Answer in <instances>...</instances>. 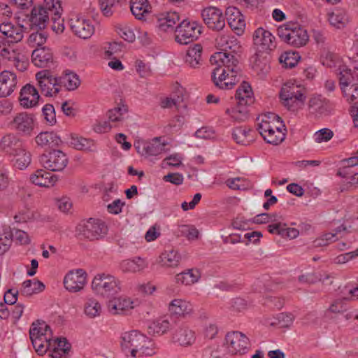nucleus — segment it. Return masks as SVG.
I'll return each instance as SVG.
<instances>
[{
	"instance_id": "1",
	"label": "nucleus",
	"mask_w": 358,
	"mask_h": 358,
	"mask_svg": "<svg viewBox=\"0 0 358 358\" xmlns=\"http://www.w3.org/2000/svg\"><path fill=\"white\" fill-rule=\"evenodd\" d=\"M241 50L237 38L228 36L225 40V90L233 88L241 80Z\"/></svg>"
},
{
	"instance_id": "2",
	"label": "nucleus",
	"mask_w": 358,
	"mask_h": 358,
	"mask_svg": "<svg viewBox=\"0 0 358 358\" xmlns=\"http://www.w3.org/2000/svg\"><path fill=\"white\" fill-rule=\"evenodd\" d=\"M277 31L278 36L282 41L294 48L305 45L309 40L307 31L297 22H287L280 26Z\"/></svg>"
},
{
	"instance_id": "3",
	"label": "nucleus",
	"mask_w": 358,
	"mask_h": 358,
	"mask_svg": "<svg viewBox=\"0 0 358 358\" xmlns=\"http://www.w3.org/2000/svg\"><path fill=\"white\" fill-rule=\"evenodd\" d=\"M60 8V0H44L42 6L32 8L29 21L36 26L45 28L49 22V15L57 16Z\"/></svg>"
},
{
	"instance_id": "4",
	"label": "nucleus",
	"mask_w": 358,
	"mask_h": 358,
	"mask_svg": "<svg viewBox=\"0 0 358 358\" xmlns=\"http://www.w3.org/2000/svg\"><path fill=\"white\" fill-rule=\"evenodd\" d=\"M76 232L80 239L94 241L103 238L107 234L108 227L101 220L90 218L81 221L77 225Z\"/></svg>"
},
{
	"instance_id": "5",
	"label": "nucleus",
	"mask_w": 358,
	"mask_h": 358,
	"mask_svg": "<svg viewBox=\"0 0 358 358\" xmlns=\"http://www.w3.org/2000/svg\"><path fill=\"white\" fill-rule=\"evenodd\" d=\"M280 98L284 106L294 111L303 104L306 96L303 89L292 82H287L280 90Z\"/></svg>"
},
{
	"instance_id": "6",
	"label": "nucleus",
	"mask_w": 358,
	"mask_h": 358,
	"mask_svg": "<svg viewBox=\"0 0 358 358\" xmlns=\"http://www.w3.org/2000/svg\"><path fill=\"white\" fill-rule=\"evenodd\" d=\"M92 289L96 295L110 298L120 290V281L112 275L99 273L92 282Z\"/></svg>"
},
{
	"instance_id": "7",
	"label": "nucleus",
	"mask_w": 358,
	"mask_h": 358,
	"mask_svg": "<svg viewBox=\"0 0 358 358\" xmlns=\"http://www.w3.org/2000/svg\"><path fill=\"white\" fill-rule=\"evenodd\" d=\"M201 34V27L196 22L182 20L175 29V40L180 44L187 45L196 41Z\"/></svg>"
},
{
	"instance_id": "8",
	"label": "nucleus",
	"mask_w": 358,
	"mask_h": 358,
	"mask_svg": "<svg viewBox=\"0 0 358 358\" xmlns=\"http://www.w3.org/2000/svg\"><path fill=\"white\" fill-rule=\"evenodd\" d=\"M340 85L343 96L351 103L358 102V83L353 81L352 70L343 65L339 66Z\"/></svg>"
},
{
	"instance_id": "9",
	"label": "nucleus",
	"mask_w": 358,
	"mask_h": 358,
	"mask_svg": "<svg viewBox=\"0 0 358 358\" xmlns=\"http://www.w3.org/2000/svg\"><path fill=\"white\" fill-rule=\"evenodd\" d=\"M248 345V338L240 331H233L225 335V354L243 355L247 352Z\"/></svg>"
},
{
	"instance_id": "10",
	"label": "nucleus",
	"mask_w": 358,
	"mask_h": 358,
	"mask_svg": "<svg viewBox=\"0 0 358 358\" xmlns=\"http://www.w3.org/2000/svg\"><path fill=\"white\" fill-rule=\"evenodd\" d=\"M36 79L41 93L45 96H56L60 91L57 77L53 76L49 70L37 72Z\"/></svg>"
},
{
	"instance_id": "11",
	"label": "nucleus",
	"mask_w": 358,
	"mask_h": 358,
	"mask_svg": "<svg viewBox=\"0 0 358 358\" xmlns=\"http://www.w3.org/2000/svg\"><path fill=\"white\" fill-rule=\"evenodd\" d=\"M69 162L66 154L59 150H53L40 156V163L50 171H61Z\"/></svg>"
},
{
	"instance_id": "12",
	"label": "nucleus",
	"mask_w": 358,
	"mask_h": 358,
	"mask_svg": "<svg viewBox=\"0 0 358 358\" xmlns=\"http://www.w3.org/2000/svg\"><path fill=\"white\" fill-rule=\"evenodd\" d=\"M121 347L124 354L132 357H137L142 342H144V334L136 330L125 332L122 334Z\"/></svg>"
},
{
	"instance_id": "13",
	"label": "nucleus",
	"mask_w": 358,
	"mask_h": 358,
	"mask_svg": "<svg viewBox=\"0 0 358 358\" xmlns=\"http://www.w3.org/2000/svg\"><path fill=\"white\" fill-rule=\"evenodd\" d=\"M9 125L19 134L30 136L34 128V116L27 112L19 113L10 122Z\"/></svg>"
},
{
	"instance_id": "14",
	"label": "nucleus",
	"mask_w": 358,
	"mask_h": 358,
	"mask_svg": "<svg viewBox=\"0 0 358 358\" xmlns=\"http://www.w3.org/2000/svg\"><path fill=\"white\" fill-rule=\"evenodd\" d=\"M201 15L206 24L214 31L224 29V17L222 12L216 7H208L202 10Z\"/></svg>"
},
{
	"instance_id": "15",
	"label": "nucleus",
	"mask_w": 358,
	"mask_h": 358,
	"mask_svg": "<svg viewBox=\"0 0 358 358\" xmlns=\"http://www.w3.org/2000/svg\"><path fill=\"white\" fill-rule=\"evenodd\" d=\"M253 41L259 52L272 50L276 46L275 37L270 31L262 27H259L255 31Z\"/></svg>"
},
{
	"instance_id": "16",
	"label": "nucleus",
	"mask_w": 358,
	"mask_h": 358,
	"mask_svg": "<svg viewBox=\"0 0 358 358\" xmlns=\"http://www.w3.org/2000/svg\"><path fill=\"white\" fill-rule=\"evenodd\" d=\"M69 24L72 31L80 38L87 39L94 32V27L91 21L83 17L71 18Z\"/></svg>"
},
{
	"instance_id": "17",
	"label": "nucleus",
	"mask_w": 358,
	"mask_h": 358,
	"mask_svg": "<svg viewBox=\"0 0 358 358\" xmlns=\"http://www.w3.org/2000/svg\"><path fill=\"white\" fill-rule=\"evenodd\" d=\"M87 273L83 269L69 271L64 278L65 288L71 292L81 290L86 283Z\"/></svg>"
},
{
	"instance_id": "18",
	"label": "nucleus",
	"mask_w": 358,
	"mask_h": 358,
	"mask_svg": "<svg viewBox=\"0 0 358 358\" xmlns=\"http://www.w3.org/2000/svg\"><path fill=\"white\" fill-rule=\"evenodd\" d=\"M225 19L231 29L237 36H241L243 34L245 23L243 15L237 8L234 6L227 7L225 9Z\"/></svg>"
},
{
	"instance_id": "19",
	"label": "nucleus",
	"mask_w": 358,
	"mask_h": 358,
	"mask_svg": "<svg viewBox=\"0 0 358 358\" xmlns=\"http://www.w3.org/2000/svg\"><path fill=\"white\" fill-rule=\"evenodd\" d=\"M210 62L216 67L211 73V80L214 85L220 88L224 89V53L217 52L210 57Z\"/></svg>"
},
{
	"instance_id": "20",
	"label": "nucleus",
	"mask_w": 358,
	"mask_h": 358,
	"mask_svg": "<svg viewBox=\"0 0 358 358\" xmlns=\"http://www.w3.org/2000/svg\"><path fill=\"white\" fill-rule=\"evenodd\" d=\"M268 119H272L273 121L277 120V124L275 125L274 129H270V131L263 136V138L267 143L272 145H278L282 142L285 138V134L282 131V128L285 127L282 124L281 118L275 115V113H268Z\"/></svg>"
},
{
	"instance_id": "21",
	"label": "nucleus",
	"mask_w": 358,
	"mask_h": 358,
	"mask_svg": "<svg viewBox=\"0 0 358 358\" xmlns=\"http://www.w3.org/2000/svg\"><path fill=\"white\" fill-rule=\"evenodd\" d=\"M31 60L34 64L39 68L50 67L54 62L53 53L45 46L36 48L32 52Z\"/></svg>"
},
{
	"instance_id": "22",
	"label": "nucleus",
	"mask_w": 358,
	"mask_h": 358,
	"mask_svg": "<svg viewBox=\"0 0 358 358\" xmlns=\"http://www.w3.org/2000/svg\"><path fill=\"white\" fill-rule=\"evenodd\" d=\"M24 148L22 141L13 134H8L2 137L0 142L1 151L9 155L22 152Z\"/></svg>"
},
{
	"instance_id": "23",
	"label": "nucleus",
	"mask_w": 358,
	"mask_h": 358,
	"mask_svg": "<svg viewBox=\"0 0 358 358\" xmlns=\"http://www.w3.org/2000/svg\"><path fill=\"white\" fill-rule=\"evenodd\" d=\"M310 113L316 116L327 115L331 110L330 101L321 95L313 96L308 101Z\"/></svg>"
},
{
	"instance_id": "24",
	"label": "nucleus",
	"mask_w": 358,
	"mask_h": 358,
	"mask_svg": "<svg viewBox=\"0 0 358 358\" xmlns=\"http://www.w3.org/2000/svg\"><path fill=\"white\" fill-rule=\"evenodd\" d=\"M40 96L38 90L31 84L25 85L20 90V102L24 108H31L37 105Z\"/></svg>"
},
{
	"instance_id": "25",
	"label": "nucleus",
	"mask_w": 358,
	"mask_h": 358,
	"mask_svg": "<svg viewBox=\"0 0 358 358\" xmlns=\"http://www.w3.org/2000/svg\"><path fill=\"white\" fill-rule=\"evenodd\" d=\"M195 333L187 327H181L172 334V342L183 347L192 345L195 341Z\"/></svg>"
},
{
	"instance_id": "26",
	"label": "nucleus",
	"mask_w": 358,
	"mask_h": 358,
	"mask_svg": "<svg viewBox=\"0 0 358 358\" xmlns=\"http://www.w3.org/2000/svg\"><path fill=\"white\" fill-rule=\"evenodd\" d=\"M17 83L16 75L9 71H3L0 73V96H9L15 89Z\"/></svg>"
},
{
	"instance_id": "27",
	"label": "nucleus",
	"mask_w": 358,
	"mask_h": 358,
	"mask_svg": "<svg viewBox=\"0 0 358 358\" xmlns=\"http://www.w3.org/2000/svg\"><path fill=\"white\" fill-rule=\"evenodd\" d=\"M166 145V143H160V138H155L152 142L143 143L136 147L137 152L142 155L157 156L161 154Z\"/></svg>"
},
{
	"instance_id": "28",
	"label": "nucleus",
	"mask_w": 358,
	"mask_h": 358,
	"mask_svg": "<svg viewBox=\"0 0 358 358\" xmlns=\"http://www.w3.org/2000/svg\"><path fill=\"white\" fill-rule=\"evenodd\" d=\"M23 26H15L10 22L0 24V31L7 37L8 43H17L23 38Z\"/></svg>"
},
{
	"instance_id": "29",
	"label": "nucleus",
	"mask_w": 358,
	"mask_h": 358,
	"mask_svg": "<svg viewBox=\"0 0 358 358\" xmlns=\"http://www.w3.org/2000/svg\"><path fill=\"white\" fill-rule=\"evenodd\" d=\"M57 177L50 172L43 169H38L30 176L31 182L40 187H50L54 185Z\"/></svg>"
},
{
	"instance_id": "30",
	"label": "nucleus",
	"mask_w": 358,
	"mask_h": 358,
	"mask_svg": "<svg viewBox=\"0 0 358 358\" xmlns=\"http://www.w3.org/2000/svg\"><path fill=\"white\" fill-rule=\"evenodd\" d=\"M35 141L41 147H58L62 143L61 138L53 131L41 132L36 136Z\"/></svg>"
},
{
	"instance_id": "31",
	"label": "nucleus",
	"mask_w": 358,
	"mask_h": 358,
	"mask_svg": "<svg viewBox=\"0 0 358 358\" xmlns=\"http://www.w3.org/2000/svg\"><path fill=\"white\" fill-rule=\"evenodd\" d=\"M31 29L33 32L29 35L27 39V43L29 46L34 48H41L46 42L48 34L44 31L45 28L39 27L30 22Z\"/></svg>"
},
{
	"instance_id": "32",
	"label": "nucleus",
	"mask_w": 358,
	"mask_h": 358,
	"mask_svg": "<svg viewBox=\"0 0 358 358\" xmlns=\"http://www.w3.org/2000/svg\"><path fill=\"white\" fill-rule=\"evenodd\" d=\"M45 285L37 279L27 280L22 284L20 295L30 297L34 294H38L45 289Z\"/></svg>"
},
{
	"instance_id": "33",
	"label": "nucleus",
	"mask_w": 358,
	"mask_h": 358,
	"mask_svg": "<svg viewBox=\"0 0 358 358\" xmlns=\"http://www.w3.org/2000/svg\"><path fill=\"white\" fill-rule=\"evenodd\" d=\"M235 99L241 105L249 106L254 102L252 92L250 85L243 82L240 87L236 90Z\"/></svg>"
},
{
	"instance_id": "34",
	"label": "nucleus",
	"mask_w": 358,
	"mask_h": 358,
	"mask_svg": "<svg viewBox=\"0 0 358 358\" xmlns=\"http://www.w3.org/2000/svg\"><path fill=\"white\" fill-rule=\"evenodd\" d=\"M109 311L115 314H123L125 310L133 308L132 301L125 297L114 298L108 301Z\"/></svg>"
},
{
	"instance_id": "35",
	"label": "nucleus",
	"mask_w": 358,
	"mask_h": 358,
	"mask_svg": "<svg viewBox=\"0 0 358 358\" xmlns=\"http://www.w3.org/2000/svg\"><path fill=\"white\" fill-rule=\"evenodd\" d=\"M131 11L138 20H145L151 6L148 0H131Z\"/></svg>"
},
{
	"instance_id": "36",
	"label": "nucleus",
	"mask_w": 358,
	"mask_h": 358,
	"mask_svg": "<svg viewBox=\"0 0 358 358\" xmlns=\"http://www.w3.org/2000/svg\"><path fill=\"white\" fill-rule=\"evenodd\" d=\"M262 52H259L252 55L250 59L252 69L259 75L266 74L268 69V59L263 57Z\"/></svg>"
},
{
	"instance_id": "37",
	"label": "nucleus",
	"mask_w": 358,
	"mask_h": 358,
	"mask_svg": "<svg viewBox=\"0 0 358 358\" xmlns=\"http://www.w3.org/2000/svg\"><path fill=\"white\" fill-rule=\"evenodd\" d=\"M180 20V15L178 13L171 12L167 13L164 17L158 19L157 27L159 29L168 31L169 30H175V24Z\"/></svg>"
},
{
	"instance_id": "38",
	"label": "nucleus",
	"mask_w": 358,
	"mask_h": 358,
	"mask_svg": "<svg viewBox=\"0 0 358 358\" xmlns=\"http://www.w3.org/2000/svg\"><path fill=\"white\" fill-rule=\"evenodd\" d=\"M328 20L332 26L341 29L348 22L349 17L344 9L336 8L329 14Z\"/></svg>"
},
{
	"instance_id": "39",
	"label": "nucleus",
	"mask_w": 358,
	"mask_h": 358,
	"mask_svg": "<svg viewBox=\"0 0 358 358\" xmlns=\"http://www.w3.org/2000/svg\"><path fill=\"white\" fill-rule=\"evenodd\" d=\"M201 277L200 272L198 269H187L177 274L175 277L177 283L182 285H192L196 282Z\"/></svg>"
},
{
	"instance_id": "40",
	"label": "nucleus",
	"mask_w": 358,
	"mask_h": 358,
	"mask_svg": "<svg viewBox=\"0 0 358 358\" xmlns=\"http://www.w3.org/2000/svg\"><path fill=\"white\" fill-rule=\"evenodd\" d=\"M192 305L182 299H174L169 305V311L172 315L185 316L192 312Z\"/></svg>"
},
{
	"instance_id": "41",
	"label": "nucleus",
	"mask_w": 358,
	"mask_h": 358,
	"mask_svg": "<svg viewBox=\"0 0 358 358\" xmlns=\"http://www.w3.org/2000/svg\"><path fill=\"white\" fill-rule=\"evenodd\" d=\"M171 327L167 319L159 318L150 323L148 327V333L151 336H161L165 334Z\"/></svg>"
},
{
	"instance_id": "42",
	"label": "nucleus",
	"mask_w": 358,
	"mask_h": 358,
	"mask_svg": "<svg viewBox=\"0 0 358 358\" xmlns=\"http://www.w3.org/2000/svg\"><path fill=\"white\" fill-rule=\"evenodd\" d=\"M57 79L59 88L64 86L68 90H74L80 84L78 76L73 72H66L64 76L57 77Z\"/></svg>"
},
{
	"instance_id": "43",
	"label": "nucleus",
	"mask_w": 358,
	"mask_h": 358,
	"mask_svg": "<svg viewBox=\"0 0 358 358\" xmlns=\"http://www.w3.org/2000/svg\"><path fill=\"white\" fill-rule=\"evenodd\" d=\"M202 50V46L199 43L189 48L185 61L191 67L197 68L201 65Z\"/></svg>"
},
{
	"instance_id": "44",
	"label": "nucleus",
	"mask_w": 358,
	"mask_h": 358,
	"mask_svg": "<svg viewBox=\"0 0 358 358\" xmlns=\"http://www.w3.org/2000/svg\"><path fill=\"white\" fill-rule=\"evenodd\" d=\"M146 266L144 259L136 257L134 259H126L120 263V268L123 272H137Z\"/></svg>"
},
{
	"instance_id": "45",
	"label": "nucleus",
	"mask_w": 358,
	"mask_h": 358,
	"mask_svg": "<svg viewBox=\"0 0 358 358\" xmlns=\"http://www.w3.org/2000/svg\"><path fill=\"white\" fill-rule=\"evenodd\" d=\"M69 143L76 149L80 150L93 151L94 142L90 138H85L82 136H78L76 134H71V141Z\"/></svg>"
},
{
	"instance_id": "46",
	"label": "nucleus",
	"mask_w": 358,
	"mask_h": 358,
	"mask_svg": "<svg viewBox=\"0 0 358 358\" xmlns=\"http://www.w3.org/2000/svg\"><path fill=\"white\" fill-rule=\"evenodd\" d=\"M14 157L13 161V166L20 170L27 168L31 163V154L22 148V152H18L13 155Z\"/></svg>"
},
{
	"instance_id": "47",
	"label": "nucleus",
	"mask_w": 358,
	"mask_h": 358,
	"mask_svg": "<svg viewBox=\"0 0 358 358\" xmlns=\"http://www.w3.org/2000/svg\"><path fill=\"white\" fill-rule=\"evenodd\" d=\"M48 331L51 332V329L45 322H34L29 330V338L36 337L44 340L48 339L46 337Z\"/></svg>"
},
{
	"instance_id": "48",
	"label": "nucleus",
	"mask_w": 358,
	"mask_h": 358,
	"mask_svg": "<svg viewBox=\"0 0 358 358\" xmlns=\"http://www.w3.org/2000/svg\"><path fill=\"white\" fill-rule=\"evenodd\" d=\"M246 106L241 105L237 103L236 107L232 108L230 110H227L226 112L228 113L232 120L236 122H244L248 120V110Z\"/></svg>"
},
{
	"instance_id": "49",
	"label": "nucleus",
	"mask_w": 358,
	"mask_h": 358,
	"mask_svg": "<svg viewBox=\"0 0 358 358\" xmlns=\"http://www.w3.org/2000/svg\"><path fill=\"white\" fill-rule=\"evenodd\" d=\"M13 234L10 228L0 231V255L5 254L11 246Z\"/></svg>"
},
{
	"instance_id": "50",
	"label": "nucleus",
	"mask_w": 358,
	"mask_h": 358,
	"mask_svg": "<svg viewBox=\"0 0 358 358\" xmlns=\"http://www.w3.org/2000/svg\"><path fill=\"white\" fill-rule=\"evenodd\" d=\"M161 262L163 266L169 267L177 266L180 261V255L176 250H171L163 253L160 256Z\"/></svg>"
},
{
	"instance_id": "51",
	"label": "nucleus",
	"mask_w": 358,
	"mask_h": 358,
	"mask_svg": "<svg viewBox=\"0 0 358 358\" xmlns=\"http://www.w3.org/2000/svg\"><path fill=\"white\" fill-rule=\"evenodd\" d=\"M33 347L38 355H43L48 350H50L52 341L50 339H41L36 337L30 338Z\"/></svg>"
},
{
	"instance_id": "52",
	"label": "nucleus",
	"mask_w": 358,
	"mask_h": 358,
	"mask_svg": "<svg viewBox=\"0 0 358 358\" xmlns=\"http://www.w3.org/2000/svg\"><path fill=\"white\" fill-rule=\"evenodd\" d=\"M321 62L324 66L329 68L336 67L340 62L338 55L328 50H324L321 54Z\"/></svg>"
},
{
	"instance_id": "53",
	"label": "nucleus",
	"mask_w": 358,
	"mask_h": 358,
	"mask_svg": "<svg viewBox=\"0 0 358 358\" xmlns=\"http://www.w3.org/2000/svg\"><path fill=\"white\" fill-rule=\"evenodd\" d=\"M101 312L100 303L94 299H88L85 304V313L87 316L94 318L99 316Z\"/></svg>"
},
{
	"instance_id": "54",
	"label": "nucleus",
	"mask_w": 358,
	"mask_h": 358,
	"mask_svg": "<svg viewBox=\"0 0 358 358\" xmlns=\"http://www.w3.org/2000/svg\"><path fill=\"white\" fill-rule=\"evenodd\" d=\"M251 129L245 126L236 127L232 131V138L237 143L245 144L248 142L247 137Z\"/></svg>"
},
{
	"instance_id": "55",
	"label": "nucleus",
	"mask_w": 358,
	"mask_h": 358,
	"mask_svg": "<svg viewBox=\"0 0 358 358\" xmlns=\"http://www.w3.org/2000/svg\"><path fill=\"white\" fill-rule=\"evenodd\" d=\"M138 357L145 355L152 356L155 354V344L144 334V342H142Z\"/></svg>"
},
{
	"instance_id": "56",
	"label": "nucleus",
	"mask_w": 358,
	"mask_h": 358,
	"mask_svg": "<svg viewBox=\"0 0 358 358\" xmlns=\"http://www.w3.org/2000/svg\"><path fill=\"white\" fill-rule=\"evenodd\" d=\"M268 114L264 115L261 122L258 124L257 129L262 137L264 136V134L268 132L270 129H274L275 125H278L277 124V120L273 121L272 119H268Z\"/></svg>"
},
{
	"instance_id": "57",
	"label": "nucleus",
	"mask_w": 358,
	"mask_h": 358,
	"mask_svg": "<svg viewBox=\"0 0 358 358\" xmlns=\"http://www.w3.org/2000/svg\"><path fill=\"white\" fill-rule=\"evenodd\" d=\"M299 59L298 55H296L294 52H288L281 55L279 60L285 67L292 69L297 64Z\"/></svg>"
},
{
	"instance_id": "58",
	"label": "nucleus",
	"mask_w": 358,
	"mask_h": 358,
	"mask_svg": "<svg viewBox=\"0 0 358 358\" xmlns=\"http://www.w3.org/2000/svg\"><path fill=\"white\" fill-rule=\"evenodd\" d=\"M43 115L46 123L54 125L57 122L56 114L53 105L48 103L42 108Z\"/></svg>"
},
{
	"instance_id": "59",
	"label": "nucleus",
	"mask_w": 358,
	"mask_h": 358,
	"mask_svg": "<svg viewBox=\"0 0 358 358\" xmlns=\"http://www.w3.org/2000/svg\"><path fill=\"white\" fill-rule=\"evenodd\" d=\"M36 219L35 213L29 208L24 207L14 216L16 222H27Z\"/></svg>"
},
{
	"instance_id": "60",
	"label": "nucleus",
	"mask_w": 358,
	"mask_h": 358,
	"mask_svg": "<svg viewBox=\"0 0 358 358\" xmlns=\"http://www.w3.org/2000/svg\"><path fill=\"white\" fill-rule=\"evenodd\" d=\"M180 227L182 235L185 236L189 241L199 238V231L194 225L183 224Z\"/></svg>"
},
{
	"instance_id": "61",
	"label": "nucleus",
	"mask_w": 358,
	"mask_h": 358,
	"mask_svg": "<svg viewBox=\"0 0 358 358\" xmlns=\"http://www.w3.org/2000/svg\"><path fill=\"white\" fill-rule=\"evenodd\" d=\"M100 8L105 16H111L113 13V8L119 0H99Z\"/></svg>"
},
{
	"instance_id": "62",
	"label": "nucleus",
	"mask_w": 358,
	"mask_h": 358,
	"mask_svg": "<svg viewBox=\"0 0 358 358\" xmlns=\"http://www.w3.org/2000/svg\"><path fill=\"white\" fill-rule=\"evenodd\" d=\"M224 352L220 346L208 347L203 350V358H223Z\"/></svg>"
},
{
	"instance_id": "63",
	"label": "nucleus",
	"mask_w": 358,
	"mask_h": 358,
	"mask_svg": "<svg viewBox=\"0 0 358 358\" xmlns=\"http://www.w3.org/2000/svg\"><path fill=\"white\" fill-rule=\"evenodd\" d=\"M117 32L126 41L132 43L135 41L136 36L133 30L127 26L117 27Z\"/></svg>"
},
{
	"instance_id": "64",
	"label": "nucleus",
	"mask_w": 358,
	"mask_h": 358,
	"mask_svg": "<svg viewBox=\"0 0 358 358\" xmlns=\"http://www.w3.org/2000/svg\"><path fill=\"white\" fill-rule=\"evenodd\" d=\"M225 185L233 190H242L245 189L246 188L245 180L240 177L228 178L225 180Z\"/></svg>"
}]
</instances>
